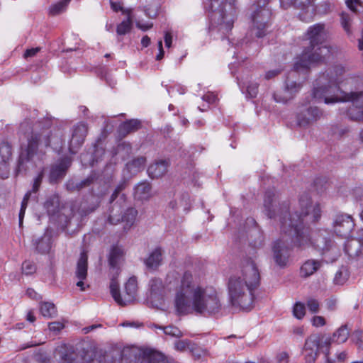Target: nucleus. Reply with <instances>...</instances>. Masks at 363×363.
Segmentation results:
<instances>
[{
	"label": "nucleus",
	"mask_w": 363,
	"mask_h": 363,
	"mask_svg": "<svg viewBox=\"0 0 363 363\" xmlns=\"http://www.w3.org/2000/svg\"><path fill=\"white\" fill-rule=\"evenodd\" d=\"M172 292L179 315H215L221 310L218 292L207 286L206 273L198 267L191 266L181 273L169 272L164 283L158 278L150 280L148 298L151 302L162 301Z\"/></svg>",
	"instance_id": "obj_1"
},
{
	"label": "nucleus",
	"mask_w": 363,
	"mask_h": 363,
	"mask_svg": "<svg viewBox=\"0 0 363 363\" xmlns=\"http://www.w3.org/2000/svg\"><path fill=\"white\" fill-rule=\"evenodd\" d=\"M276 202L275 194L267 192L264 199L265 213L270 218H279L281 233L289 237L296 246H313L327 262H333L340 257V250L332 242L328 232L321 230L311 237L308 229L303 227L304 222H314L320 217L319 205L313 206L308 194L299 199V214L295 212L292 215L287 205L278 206Z\"/></svg>",
	"instance_id": "obj_2"
},
{
	"label": "nucleus",
	"mask_w": 363,
	"mask_h": 363,
	"mask_svg": "<svg viewBox=\"0 0 363 363\" xmlns=\"http://www.w3.org/2000/svg\"><path fill=\"white\" fill-rule=\"evenodd\" d=\"M345 68L342 65L335 66L330 73L324 74L315 81L312 93L311 101L315 104L324 101L325 104L336 102H351L347 111L348 116L354 121H363V91H343L346 84L353 79H343Z\"/></svg>",
	"instance_id": "obj_3"
},
{
	"label": "nucleus",
	"mask_w": 363,
	"mask_h": 363,
	"mask_svg": "<svg viewBox=\"0 0 363 363\" xmlns=\"http://www.w3.org/2000/svg\"><path fill=\"white\" fill-rule=\"evenodd\" d=\"M260 275L254 260L242 262L240 272L230 277L227 288L231 306L244 311L254 307V291L259 284Z\"/></svg>",
	"instance_id": "obj_4"
},
{
	"label": "nucleus",
	"mask_w": 363,
	"mask_h": 363,
	"mask_svg": "<svg viewBox=\"0 0 363 363\" xmlns=\"http://www.w3.org/2000/svg\"><path fill=\"white\" fill-rule=\"evenodd\" d=\"M310 46L296 58L294 69L299 72L323 62L333 53V48L325 43L326 35L321 24L311 26L306 33Z\"/></svg>",
	"instance_id": "obj_5"
},
{
	"label": "nucleus",
	"mask_w": 363,
	"mask_h": 363,
	"mask_svg": "<svg viewBox=\"0 0 363 363\" xmlns=\"http://www.w3.org/2000/svg\"><path fill=\"white\" fill-rule=\"evenodd\" d=\"M30 128L28 123H23L21 125V131L27 135L28 146L26 152H22L20 156L18 163V171L23 168L24 164L27 162H32L37 165V163L42 160L44 155V147L52 145V144L59 143L60 139L57 138H50L51 132L46 129L43 130L40 133L29 132Z\"/></svg>",
	"instance_id": "obj_6"
},
{
	"label": "nucleus",
	"mask_w": 363,
	"mask_h": 363,
	"mask_svg": "<svg viewBox=\"0 0 363 363\" xmlns=\"http://www.w3.org/2000/svg\"><path fill=\"white\" fill-rule=\"evenodd\" d=\"M204 4L211 22L220 21H223V23L234 22L237 11L236 7L231 3H225L221 6L219 0H206Z\"/></svg>",
	"instance_id": "obj_7"
},
{
	"label": "nucleus",
	"mask_w": 363,
	"mask_h": 363,
	"mask_svg": "<svg viewBox=\"0 0 363 363\" xmlns=\"http://www.w3.org/2000/svg\"><path fill=\"white\" fill-rule=\"evenodd\" d=\"M118 276L111 277L110 291L115 301L120 306H126L133 302L136 297L138 284L135 277H130L125 284V294L121 296L119 293V284L116 280Z\"/></svg>",
	"instance_id": "obj_8"
},
{
	"label": "nucleus",
	"mask_w": 363,
	"mask_h": 363,
	"mask_svg": "<svg viewBox=\"0 0 363 363\" xmlns=\"http://www.w3.org/2000/svg\"><path fill=\"white\" fill-rule=\"evenodd\" d=\"M269 0H258L251 7V19L253 23H268L272 12L269 7Z\"/></svg>",
	"instance_id": "obj_9"
},
{
	"label": "nucleus",
	"mask_w": 363,
	"mask_h": 363,
	"mask_svg": "<svg viewBox=\"0 0 363 363\" xmlns=\"http://www.w3.org/2000/svg\"><path fill=\"white\" fill-rule=\"evenodd\" d=\"M273 258L277 265L285 267L289 257V248L288 239H278L274 242L272 247Z\"/></svg>",
	"instance_id": "obj_10"
},
{
	"label": "nucleus",
	"mask_w": 363,
	"mask_h": 363,
	"mask_svg": "<svg viewBox=\"0 0 363 363\" xmlns=\"http://www.w3.org/2000/svg\"><path fill=\"white\" fill-rule=\"evenodd\" d=\"M87 259L86 253L84 252H82L77 262L75 272V277L77 279L76 286L79 287L82 291L89 288V284L87 282Z\"/></svg>",
	"instance_id": "obj_11"
},
{
	"label": "nucleus",
	"mask_w": 363,
	"mask_h": 363,
	"mask_svg": "<svg viewBox=\"0 0 363 363\" xmlns=\"http://www.w3.org/2000/svg\"><path fill=\"white\" fill-rule=\"evenodd\" d=\"M354 226L350 216L345 214L337 215L334 220L333 228L337 235L347 238Z\"/></svg>",
	"instance_id": "obj_12"
},
{
	"label": "nucleus",
	"mask_w": 363,
	"mask_h": 363,
	"mask_svg": "<svg viewBox=\"0 0 363 363\" xmlns=\"http://www.w3.org/2000/svg\"><path fill=\"white\" fill-rule=\"evenodd\" d=\"M109 2L113 12L122 18L121 23H138L136 11L133 8L125 6L121 1L110 0Z\"/></svg>",
	"instance_id": "obj_13"
},
{
	"label": "nucleus",
	"mask_w": 363,
	"mask_h": 363,
	"mask_svg": "<svg viewBox=\"0 0 363 363\" xmlns=\"http://www.w3.org/2000/svg\"><path fill=\"white\" fill-rule=\"evenodd\" d=\"M320 336L316 334L309 336L305 342L303 354L307 363H314L318 355Z\"/></svg>",
	"instance_id": "obj_14"
},
{
	"label": "nucleus",
	"mask_w": 363,
	"mask_h": 363,
	"mask_svg": "<svg viewBox=\"0 0 363 363\" xmlns=\"http://www.w3.org/2000/svg\"><path fill=\"white\" fill-rule=\"evenodd\" d=\"M117 208V207H113L108 217L109 223L111 224H117L121 221L125 223V228H130L135 220L138 211L133 208H129L126 210L124 214L121 216L116 215V212L118 211Z\"/></svg>",
	"instance_id": "obj_15"
},
{
	"label": "nucleus",
	"mask_w": 363,
	"mask_h": 363,
	"mask_svg": "<svg viewBox=\"0 0 363 363\" xmlns=\"http://www.w3.org/2000/svg\"><path fill=\"white\" fill-rule=\"evenodd\" d=\"M301 85L292 80L286 82L283 92H277L274 94V99L277 102L286 103L291 99L301 89Z\"/></svg>",
	"instance_id": "obj_16"
},
{
	"label": "nucleus",
	"mask_w": 363,
	"mask_h": 363,
	"mask_svg": "<svg viewBox=\"0 0 363 363\" xmlns=\"http://www.w3.org/2000/svg\"><path fill=\"white\" fill-rule=\"evenodd\" d=\"M87 126L84 123H79L74 126L72 133V138L69 142V150L72 153L75 152V149L78 148L84 143L87 133Z\"/></svg>",
	"instance_id": "obj_17"
},
{
	"label": "nucleus",
	"mask_w": 363,
	"mask_h": 363,
	"mask_svg": "<svg viewBox=\"0 0 363 363\" xmlns=\"http://www.w3.org/2000/svg\"><path fill=\"white\" fill-rule=\"evenodd\" d=\"M321 116L320 110L315 107L309 106L303 109L298 116V123L300 126L306 127L316 121Z\"/></svg>",
	"instance_id": "obj_18"
},
{
	"label": "nucleus",
	"mask_w": 363,
	"mask_h": 363,
	"mask_svg": "<svg viewBox=\"0 0 363 363\" xmlns=\"http://www.w3.org/2000/svg\"><path fill=\"white\" fill-rule=\"evenodd\" d=\"M315 0H296L295 7L301 10L299 13V20L301 21H310L314 15L315 9L313 2Z\"/></svg>",
	"instance_id": "obj_19"
},
{
	"label": "nucleus",
	"mask_w": 363,
	"mask_h": 363,
	"mask_svg": "<svg viewBox=\"0 0 363 363\" xmlns=\"http://www.w3.org/2000/svg\"><path fill=\"white\" fill-rule=\"evenodd\" d=\"M124 250L121 246H113L109 255L108 262L111 266V277L112 276H118L119 272L118 265L123 259Z\"/></svg>",
	"instance_id": "obj_20"
},
{
	"label": "nucleus",
	"mask_w": 363,
	"mask_h": 363,
	"mask_svg": "<svg viewBox=\"0 0 363 363\" xmlns=\"http://www.w3.org/2000/svg\"><path fill=\"white\" fill-rule=\"evenodd\" d=\"M55 357L58 358L60 363H75L73 349L67 345L58 346L55 352Z\"/></svg>",
	"instance_id": "obj_21"
},
{
	"label": "nucleus",
	"mask_w": 363,
	"mask_h": 363,
	"mask_svg": "<svg viewBox=\"0 0 363 363\" xmlns=\"http://www.w3.org/2000/svg\"><path fill=\"white\" fill-rule=\"evenodd\" d=\"M347 239L345 244V252L351 257L358 256L361 252V247L362 246L358 238V234L357 233L356 238H349L348 237Z\"/></svg>",
	"instance_id": "obj_22"
},
{
	"label": "nucleus",
	"mask_w": 363,
	"mask_h": 363,
	"mask_svg": "<svg viewBox=\"0 0 363 363\" xmlns=\"http://www.w3.org/2000/svg\"><path fill=\"white\" fill-rule=\"evenodd\" d=\"M168 162L166 160H159L151 164L147 169L148 174L152 178L163 176L167 171Z\"/></svg>",
	"instance_id": "obj_23"
},
{
	"label": "nucleus",
	"mask_w": 363,
	"mask_h": 363,
	"mask_svg": "<svg viewBox=\"0 0 363 363\" xmlns=\"http://www.w3.org/2000/svg\"><path fill=\"white\" fill-rule=\"evenodd\" d=\"M71 161L65 158L62 160L58 164L53 166L50 171V179L51 181H55L58 178L62 177L67 168L69 167Z\"/></svg>",
	"instance_id": "obj_24"
},
{
	"label": "nucleus",
	"mask_w": 363,
	"mask_h": 363,
	"mask_svg": "<svg viewBox=\"0 0 363 363\" xmlns=\"http://www.w3.org/2000/svg\"><path fill=\"white\" fill-rule=\"evenodd\" d=\"M322 266V262L315 259L306 260L301 267V275L303 277H308L313 274Z\"/></svg>",
	"instance_id": "obj_25"
},
{
	"label": "nucleus",
	"mask_w": 363,
	"mask_h": 363,
	"mask_svg": "<svg viewBox=\"0 0 363 363\" xmlns=\"http://www.w3.org/2000/svg\"><path fill=\"white\" fill-rule=\"evenodd\" d=\"M162 261V251L161 248H156L145 259V264L150 269H157Z\"/></svg>",
	"instance_id": "obj_26"
},
{
	"label": "nucleus",
	"mask_w": 363,
	"mask_h": 363,
	"mask_svg": "<svg viewBox=\"0 0 363 363\" xmlns=\"http://www.w3.org/2000/svg\"><path fill=\"white\" fill-rule=\"evenodd\" d=\"M134 196L136 200H148L152 196L150 184L147 182H142L138 184L135 189Z\"/></svg>",
	"instance_id": "obj_27"
},
{
	"label": "nucleus",
	"mask_w": 363,
	"mask_h": 363,
	"mask_svg": "<svg viewBox=\"0 0 363 363\" xmlns=\"http://www.w3.org/2000/svg\"><path fill=\"white\" fill-rule=\"evenodd\" d=\"M145 162L146 160L143 157L135 158L126 164L125 170L128 172L130 175H133L144 167Z\"/></svg>",
	"instance_id": "obj_28"
},
{
	"label": "nucleus",
	"mask_w": 363,
	"mask_h": 363,
	"mask_svg": "<svg viewBox=\"0 0 363 363\" xmlns=\"http://www.w3.org/2000/svg\"><path fill=\"white\" fill-rule=\"evenodd\" d=\"M169 206L172 209L183 208L184 211H188L191 206L189 196L188 194H184L179 199L172 201Z\"/></svg>",
	"instance_id": "obj_29"
},
{
	"label": "nucleus",
	"mask_w": 363,
	"mask_h": 363,
	"mask_svg": "<svg viewBox=\"0 0 363 363\" xmlns=\"http://www.w3.org/2000/svg\"><path fill=\"white\" fill-rule=\"evenodd\" d=\"M40 311L42 315L50 318L56 315L57 310L55 306L50 302H42L40 304Z\"/></svg>",
	"instance_id": "obj_30"
},
{
	"label": "nucleus",
	"mask_w": 363,
	"mask_h": 363,
	"mask_svg": "<svg viewBox=\"0 0 363 363\" xmlns=\"http://www.w3.org/2000/svg\"><path fill=\"white\" fill-rule=\"evenodd\" d=\"M349 335L347 325H342L333 333V341L339 344L344 343L348 339Z\"/></svg>",
	"instance_id": "obj_31"
},
{
	"label": "nucleus",
	"mask_w": 363,
	"mask_h": 363,
	"mask_svg": "<svg viewBox=\"0 0 363 363\" xmlns=\"http://www.w3.org/2000/svg\"><path fill=\"white\" fill-rule=\"evenodd\" d=\"M140 126V122L135 119H132L121 124L119 130L123 134H128L132 131L138 130Z\"/></svg>",
	"instance_id": "obj_32"
},
{
	"label": "nucleus",
	"mask_w": 363,
	"mask_h": 363,
	"mask_svg": "<svg viewBox=\"0 0 363 363\" xmlns=\"http://www.w3.org/2000/svg\"><path fill=\"white\" fill-rule=\"evenodd\" d=\"M71 0H60L50 7L49 13L52 16L58 15L65 11Z\"/></svg>",
	"instance_id": "obj_33"
},
{
	"label": "nucleus",
	"mask_w": 363,
	"mask_h": 363,
	"mask_svg": "<svg viewBox=\"0 0 363 363\" xmlns=\"http://www.w3.org/2000/svg\"><path fill=\"white\" fill-rule=\"evenodd\" d=\"M196 345L188 340H182L176 341L174 343V349L179 352H185L189 350L193 352Z\"/></svg>",
	"instance_id": "obj_34"
},
{
	"label": "nucleus",
	"mask_w": 363,
	"mask_h": 363,
	"mask_svg": "<svg viewBox=\"0 0 363 363\" xmlns=\"http://www.w3.org/2000/svg\"><path fill=\"white\" fill-rule=\"evenodd\" d=\"M11 156V147L6 142L0 144V157L3 162L8 161Z\"/></svg>",
	"instance_id": "obj_35"
},
{
	"label": "nucleus",
	"mask_w": 363,
	"mask_h": 363,
	"mask_svg": "<svg viewBox=\"0 0 363 363\" xmlns=\"http://www.w3.org/2000/svg\"><path fill=\"white\" fill-rule=\"evenodd\" d=\"M158 328L162 330L165 335H169L174 337H180L182 336V331L177 327L169 325L167 327H158Z\"/></svg>",
	"instance_id": "obj_36"
},
{
	"label": "nucleus",
	"mask_w": 363,
	"mask_h": 363,
	"mask_svg": "<svg viewBox=\"0 0 363 363\" xmlns=\"http://www.w3.org/2000/svg\"><path fill=\"white\" fill-rule=\"evenodd\" d=\"M160 7L157 4L148 5L145 7V14L151 19H155L159 14Z\"/></svg>",
	"instance_id": "obj_37"
},
{
	"label": "nucleus",
	"mask_w": 363,
	"mask_h": 363,
	"mask_svg": "<svg viewBox=\"0 0 363 363\" xmlns=\"http://www.w3.org/2000/svg\"><path fill=\"white\" fill-rule=\"evenodd\" d=\"M294 316L298 319H301L305 315L306 308L304 304L296 303L294 306L293 311Z\"/></svg>",
	"instance_id": "obj_38"
},
{
	"label": "nucleus",
	"mask_w": 363,
	"mask_h": 363,
	"mask_svg": "<svg viewBox=\"0 0 363 363\" xmlns=\"http://www.w3.org/2000/svg\"><path fill=\"white\" fill-rule=\"evenodd\" d=\"M258 93V84L250 82L246 85V94L251 98H255Z\"/></svg>",
	"instance_id": "obj_39"
},
{
	"label": "nucleus",
	"mask_w": 363,
	"mask_h": 363,
	"mask_svg": "<svg viewBox=\"0 0 363 363\" xmlns=\"http://www.w3.org/2000/svg\"><path fill=\"white\" fill-rule=\"evenodd\" d=\"M31 194V191H28L26 194V195L23 197V199L21 203V208L19 212V223L20 225L22 223L23 218L25 214V211L28 205V201L29 200L30 196Z\"/></svg>",
	"instance_id": "obj_40"
},
{
	"label": "nucleus",
	"mask_w": 363,
	"mask_h": 363,
	"mask_svg": "<svg viewBox=\"0 0 363 363\" xmlns=\"http://www.w3.org/2000/svg\"><path fill=\"white\" fill-rule=\"evenodd\" d=\"M352 340L359 348L363 350V333L362 331H354L352 335Z\"/></svg>",
	"instance_id": "obj_41"
},
{
	"label": "nucleus",
	"mask_w": 363,
	"mask_h": 363,
	"mask_svg": "<svg viewBox=\"0 0 363 363\" xmlns=\"http://www.w3.org/2000/svg\"><path fill=\"white\" fill-rule=\"evenodd\" d=\"M22 270L25 274H32L35 272L36 267L33 262L26 261L22 264Z\"/></svg>",
	"instance_id": "obj_42"
},
{
	"label": "nucleus",
	"mask_w": 363,
	"mask_h": 363,
	"mask_svg": "<svg viewBox=\"0 0 363 363\" xmlns=\"http://www.w3.org/2000/svg\"><path fill=\"white\" fill-rule=\"evenodd\" d=\"M347 279V275L346 272H343L342 271H338L336 272L334 277V283L337 285H342L345 283Z\"/></svg>",
	"instance_id": "obj_43"
},
{
	"label": "nucleus",
	"mask_w": 363,
	"mask_h": 363,
	"mask_svg": "<svg viewBox=\"0 0 363 363\" xmlns=\"http://www.w3.org/2000/svg\"><path fill=\"white\" fill-rule=\"evenodd\" d=\"M307 307L311 313H317L319 311V302L314 298H309L307 301Z\"/></svg>",
	"instance_id": "obj_44"
},
{
	"label": "nucleus",
	"mask_w": 363,
	"mask_h": 363,
	"mask_svg": "<svg viewBox=\"0 0 363 363\" xmlns=\"http://www.w3.org/2000/svg\"><path fill=\"white\" fill-rule=\"evenodd\" d=\"M131 24H117L116 32L118 35H123L128 33L130 29Z\"/></svg>",
	"instance_id": "obj_45"
},
{
	"label": "nucleus",
	"mask_w": 363,
	"mask_h": 363,
	"mask_svg": "<svg viewBox=\"0 0 363 363\" xmlns=\"http://www.w3.org/2000/svg\"><path fill=\"white\" fill-rule=\"evenodd\" d=\"M43 172H41L38 174V175L36 177V178L34 179V182H33V189H32V191L33 192H36L38 191L40 184H41V182H42V180H43Z\"/></svg>",
	"instance_id": "obj_46"
},
{
	"label": "nucleus",
	"mask_w": 363,
	"mask_h": 363,
	"mask_svg": "<svg viewBox=\"0 0 363 363\" xmlns=\"http://www.w3.org/2000/svg\"><path fill=\"white\" fill-rule=\"evenodd\" d=\"M64 328V324L61 322H52L49 323V329L55 333L60 332Z\"/></svg>",
	"instance_id": "obj_47"
},
{
	"label": "nucleus",
	"mask_w": 363,
	"mask_h": 363,
	"mask_svg": "<svg viewBox=\"0 0 363 363\" xmlns=\"http://www.w3.org/2000/svg\"><path fill=\"white\" fill-rule=\"evenodd\" d=\"M49 244L46 242H45L44 239L41 240L36 246V249L44 253L47 252L49 250Z\"/></svg>",
	"instance_id": "obj_48"
},
{
	"label": "nucleus",
	"mask_w": 363,
	"mask_h": 363,
	"mask_svg": "<svg viewBox=\"0 0 363 363\" xmlns=\"http://www.w3.org/2000/svg\"><path fill=\"white\" fill-rule=\"evenodd\" d=\"M203 100L208 104H213L217 101V96L213 93H207L203 96Z\"/></svg>",
	"instance_id": "obj_49"
},
{
	"label": "nucleus",
	"mask_w": 363,
	"mask_h": 363,
	"mask_svg": "<svg viewBox=\"0 0 363 363\" xmlns=\"http://www.w3.org/2000/svg\"><path fill=\"white\" fill-rule=\"evenodd\" d=\"M312 324L315 327L323 326L325 324V318L322 316H314L312 319Z\"/></svg>",
	"instance_id": "obj_50"
},
{
	"label": "nucleus",
	"mask_w": 363,
	"mask_h": 363,
	"mask_svg": "<svg viewBox=\"0 0 363 363\" xmlns=\"http://www.w3.org/2000/svg\"><path fill=\"white\" fill-rule=\"evenodd\" d=\"M289 354L285 352H280L277 356V363H288Z\"/></svg>",
	"instance_id": "obj_51"
},
{
	"label": "nucleus",
	"mask_w": 363,
	"mask_h": 363,
	"mask_svg": "<svg viewBox=\"0 0 363 363\" xmlns=\"http://www.w3.org/2000/svg\"><path fill=\"white\" fill-rule=\"evenodd\" d=\"M125 188V182H122L119 184L116 189H115L114 192L111 195V202H113L116 197L118 196V194Z\"/></svg>",
	"instance_id": "obj_52"
},
{
	"label": "nucleus",
	"mask_w": 363,
	"mask_h": 363,
	"mask_svg": "<svg viewBox=\"0 0 363 363\" xmlns=\"http://www.w3.org/2000/svg\"><path fill=\"white\" fill-rule=\"evenodd\" d=\"M164 44L167 48H170L172 43V34L169 31L164 33Z\"/></svg>",
	"instance_id": "obj_53"
},
{
	"label": "nucleus",
	"mask_w": 363,
	"mask_h": 363,
	"mask_svg": "<svg viewBox=\"0 0 363 363\" xmlns=\"http://www.w3.org/2000/svg\"><path fill=\"white\" fill-rule=\"evenodd\" d=\"M359 3V0H346V4L347 6L353 12L356 11V6H358Z\"/></svg>",
	"instance_id": "obj_54"
},
{
	"label": "nucleus",
	"mask_w": 363,
	"mask_h": 363,
	"mask_svg": "<svg viewBox=\"0 0 363 363\" xmlns=\"http://www.w3.org/2000/svg\"><path fill=\"white\" fill-rule=\"evenodd\" d=\"M157 48H158L159 52L156 55V60H161L163 58V57H164V50H163V47H162V41L161 40H160L158 41V43H157Z\"/></svg>",
	"instance_id": "obj_55"
},
{
	"label": "nucleus",
	"mask_w": 363,
	"mask_h": 363,
	"mask_svg": "<svg viewBox=\"0 0 363 363\" xmlns=\"http://www.w3.org/2000/svg\"><path fill=\"white\" fill-rule=\"evenodd\" d=\"M26 295L30 298H33V299H40L41 298L40 296L33 289H28L27 291H26Z\"/></svg>",
	"instance_id": "obj_56"
},
{
	"label": "nucleus",
	"mask_w": 363,
	"mask_h": 363,
	"mask_svg": "<svg viewBox=\"0 0 363 363\" xmlns=\"http://www.w3.org/2000/svg\"><path fill=\"white\" fill-rule=\"evenodd\" d=\"M40 50L39 48H30L27 50L24 53V57L28 58L35 55Z\"/></svg>",
	"instance_id": "obj_57"
},
{
	"label": "nucleus",
	"mask_w": 363,
	"mask_h": 363,
	"mask_svg": "<svg viewBox=\"0 0 363 363\" xmlns=\"http://www.w3.org/2000/svg\"><path fill=\"white\" fill-rule=\"evenodd\" d=\"M296 0H280L281 6L283 9H288L291 6H295Z\"/></svg>",
	"instance_id": "obj_58"
},
{
	"label": "nucleus",
	"mask_w": 363,
	"mask_h": 363,
	"mask_svg": "<svg viewBox=\"0 0 363 363\" xmlns=\"http://www.w3.org/2000/svg\"><path fill=\"white\" fill-rule=\"evenodd\" d=\"M337 305V300L335 298H329L327 300L326 306L329 310H335Z\"/></svg>",
	"instance_id": "obj_59"
},
{
	"label": "nucleus",
	"mask_w": 363,
	"mask_h": 363,
	"mask_svg": "<svg viewBox=\"0 0 363 363\" xmlns=\"http://www.w3.org/2000/svg\"><path fill=\"white\" fill-rule=\"evenodd\" d=\"M280 72V70L279 69H274V70H272V71H269L266 73L265 74V78L267 79H269L275 76H277V74H279Z\"/></svg>",
	"instance_id": "obj_60"
},
{
	"label": "nucleus",
	"mask_w": 363,
	"mask_h": 363,
	"mask_svg": "<svg viewBox=\"0 0 363 363\" xmlns=\"http://www.w3.org/2000/svg\"><path fill=\"white\" fill-rule=\"evenodd\" d=\"M143 47L147 48L150 44V38L147 35H145L141 40Z\"/></svg>",
	"instance_id": "obj_61"
},
{
	"label": "nucleus",
	"mask_w": 363,
	"mask_h": 363,
	"mask_svg": "<svg viewBox=\"0 0 363 363\" xmlns=\"http://www.w3.org/2000/svg\"><path fill=\"white\" fill-rule=\"evenodd\" d=\"M138 28H140L142 30H147L152 28V24H137Z\"/></svg>",
	"instance_id": "obj_62"
},
{
	"label": "nucleus",
	"mask_w": 363,
	"mask_h": 363,
	"mask_svg": "<svg viewBox=\"0 0 363 363\" xmlns=\"http://www.w3.org/2000/svg\"><path fill=\"white\" fill-rule=\"evenodd\" d=\"M91 181H92V178H89V177L87 178L86 179L82 181L80 183L79 188H82L83 186L89 185V184L91 182Z\"/></svg>",
	"instance_id": "obj_63"
},
{
	"label": "nucleus",
	"mask_w": 363,
	"mask_h": 363,
	"mask_svg": "<svg viewBox=\"0 0 363 363\" xmlns=\"http://www.w3.org/2000/svg\"><path fill=\"white\" fill-rule=\"evenodd\" d=\"M27 320H28L30 323H33L35 320V317L33 313V311H29L27 314Z\"/></svg>",
	"instance_id": "obj_64"
}]
</instances>
